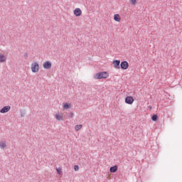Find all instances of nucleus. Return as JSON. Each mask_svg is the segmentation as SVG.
I'll list each match as a JSON object with an SVG mask.
<instances>
[{"instance_id":"nucleus-17","label":"nucleus","mask_w":182,"mask_h":182,"mask_svg":"<svg viewBox=\"0 0 182 182\" xmlns=\"http://www.w3.org/2000/svg\"><path fill=\"white\" fill-rule=\"evenodd\" d=\"M74 170H75V171H79V166L78 165H75L74 166Z\"/></svg>"},{"instance_id":"nucleus-19","label":"nucleus","mask_w":182,"mask_h":182,"mask_svg":"<svg viewBox=\"0 0 182 182\" xmlns=\"http://www.w3.org/2000/svg\"><path fill=\"white\" fill-rule=\"evenodd\" d=\"M25 114H26V113L25 112V111L21 112V117H24Z\"/></svg>"},{"instance_id":"nucleus-18","label":"nucleus","mask_w":182,"mask_h":182,"mask_svg":"<svg viewBox=\"0 0 182 182\" xmlns=\"http://www.w3.org/2000/svg\"><path fill=\"white\" fill-rule=\"evenodd\" d=\"M58 174H62V169L60 168L56 169Z\"/></svg>"},{"instance_id":"nucleus-20","label":"nucleus","mask_w":182,"mask_h":182,"mask_svg":"<svg viewBox=\"0 0 182 182\" xmlns=\"http://www.w3.org/2000/svg\"><path fill=\"white\" fill-rule=\"evenodd\" d=\"M130 2L132 4V5H134L135 4H136V0H130Z\"/></svg>"},{"instance_id":"nucleus-15","label":"nucleus","mask_w":182,"mask_h":182,"mask_svg":"<svg viewBox=\"0 0 182 182\" xmlns=\"http://www.w3.org/2000/svg\"><path fill=\"white\" fill-rule=\"evenodd\" d=\"M63 108L64 109H70V105L69 103H65L63 105Z\"/></svg>"},{"instance_id":"nucleus-4","label":"nucleus","mask_w":182,"mask_h":182,"mask_svg":"<svg viewBox=\"0 0 182 182\" xmlns=\"http://www.w3.org/2000/svg\"><path fill=\"white\" fill-rule=\"evenodd\" d=\"M43 68L47 70H49V69L52 68V63L50 61H46L43 64Z\"/></svg>"},{"instance_id":"nucleus-11","label":"nucleus","mask_w":182,"mask_h":182,"mask_svg":"<svg viewBox=\"0 0 182 182\" xmlns=\"http://www.w3.org/2000/svg\"><path fill=\"white\" fill-rule=\"evenodd\" d=\"M6 60V57L4 55H0V63H4Z\"/></svg>"},{"instance_id":"nucleus-3","label":"nucleus","mask_w":182,"mask_h":182,"mask_svg":"<svg viewBox=\"0 0 182 182\" xmlns=\"http://www.w3.org/2000/svg\"><path fill=\"white\" fill-rule=\"evenodd\" d=\"M119 67L121 69H122V70H126L129 69V63L126 60L122 61Z\"/></svg>"},{"instance_id":"nucleus-7","label":"nucleus","mask_w":182,"mask_h":182,"mask_svg":"<svg viewBox=\"0 0 182 182\" xmlns=\"http://www.w3.org/2000/svg\"><path fill=\"white\" fill-rule=\"evenodd\" d=\"M11 110V106L7 105L0 109V113H8Z\"/></svg>"},{"instance_id":"nucleus-13","label":"nucleus","mask_w":182,"mask_h":182,"mask_svg":"<svg viewBox=\"0 0 182 182\" xmlns=\"http://www.w3.org/2000/svg\"><path fill=\"white\" fill-rule=\"evenodd\" d=\"M55 119H57V120H63V116L59 114H55Z\"/></svg>"},{"instance_id":"nucleus-2","label":"nucleus","mask_w":182,"mask_h":182,"mask_svg":"<svg viewBox=\"0 0 182 182\" xmlns=\"http://www.w3.org/2000/svg\"><path fill=\"white\" fill-rule=\"evenodd\" d=\"M31 70L33 73H36V72L39 71V64L37 62L31 64Z\"/></svg>"},{"instance_id":"nucleus-8","label":"nucleus","mask_w":182,"mask_h":182,"mask_svg":"<svg viewBox=\"0 0 182 182\" xmlns=\"http://www.w3.org/2000/svg\"><path fill=\"white\" fill-rule=\"evenodd\" d=\"M74 15L75 16H80L82 15V10L79 8H77L74 10Z\"/></svg>"},{"instance_id":"nucleus-10","label":"nucleus","mask_w":182,"mask_h":182,"mask_svg":"<svg viewBox=\"0 0 182 182\" xmlns=\"http://www.w3.org/2000/svg\"><path fill=\"white\" fill-rule=\"evenodd\" d=\"M114 20L116 21V22H120V20H121L120 15L114 14Z\"/></svg>"},{"instance_id":"nucleus-9","label":"nucleus","mask_w":182,"mask_h":182,"mask_svg":"<svg viewBox=\"0 0 182 182\" xmlns=\"http://www.w3.org/2000/svg\"><path fill=\"white\" fill-rule=\"evenodd\" d=\"M118 166L117 165H114V166H111L109 168L110 173H116L117 171Z\"/></svg>"},{"instance_id":"nucleus-1","label":"nucleus","mask_w":182,"mask_h":182,"mask_svg":"<svg viewBox=\"0 0 182 182\" xmlns=\"http://www.w3.org/2000/svg\"><path fill=\"white\" fill-rule=\"evenodd\" d=\"M94 77L98 80L107 79V77H109V73H107V72L106 71L100 72V73H96Z\"/></svg>"},{"instance_id":"nucleus-23","label":"nucleus","mask_w":182,"mask_h":182,"mask_svg":"<svg viewBox=\"0 0 182 182\" xmlns=\"http://www.w3.org/2000/svg\"><path fill=\"white\" fill-rule=\"evenodd\" d=\"M149 109H150V110H151L153 109V107H151V106H149Z\"/></svg>"},{"instance_id":"nucleus-5","label":"nucleus","mask_w":182,"mask_h":182,"mask_svg":"<svg viewBox=\"0 0 182 182\" xmlns=\"http://www.w3.org/2000/svg\"><path fill=\"white\" fill-rule=\"evenodd\" d=\"M134 102V98L132 96H127L125 97V103L127 105H133V102Z\"/></svg>"},{"instance_id":"nucleus-21","label":"nucleus","mask_w":182,"mask_h":182,"mask_svg":"<svg viewBox=\"0 0 182 182\" xmlns=\"http://www.w3.org/2000/svg\"><path fill=\"white\" fill-rule=\"evenodd\" d=\"M28 56H29V55L28 54V53H24V55H23V58H24L25 59H28Z\"/></svg>"},{"instance_id":"nucleus-14","label":"nucleus","mask_w":182,"mask_h":182,"mask_svg":"<svg viewBox=\"0 0 182 182\" xmlns=\"http://www.w3.org/2000/svg\"><path fill=\"white\" fill-rule=\"evenodd\" d=\"M0 147H1V149H5V147H6V144L4 141H1L0 142Z\"/></svg>"},{"instance_id":"nucleus-16","label":"nucleus","mask_w":182,"mask_h":182,"mask_svg":"<svg viewBox=\"0 0 182 182\" xmlns=\"http://www.w3.org/2000/svg\"><path fill=\"white\" fill-rule=\"evenodd\" d=\"M82 129V124L76 125L75 126V130L76 132Z\"/></svg>"},{"instance_id":"nucleus-6","label":"nucleus","mask_w":182,"mask_h":182,"mask_svg":"<svg viewBox=\"0 0 182 182\" xmlns=\"http://www.w3.org/2000/svg\"><path fill=\"white\" fill-rule=\"evenodd\" d=\"M114 69H120V60H114L112 62Z\"/></svg>"},{"instance_id":"nucleus-22","label":"nucleus","mask_w":182,"mask_h":182,"mask_svg":"<svg viewBox=\"0 0 182 182\" xmlns=\"http://www.w3.org/2000/svg\"><path fill=\"white\" fill-rule=\"evenodd\" d=\"M74 114L73 112H70V114H68V117H70V119H72V117H73Z\"/></svg>"},{"instance_id":"nucleus-12","label":"nucleus","mask_w":182,"mask_h":182,"mask_svg":"<svg viewBox=\"0 0 182 182\" xmlns=\"http://www.w3.org/2000/svg\"><path fill=\"white\" fill-rule=\"evenodd\" d=\"M151 120L152 122H157L159 120V116L157 114H153L151 116Z\"/></svg>"}]
</instances>
